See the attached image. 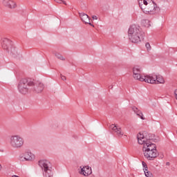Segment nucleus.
I'll use <instances>...</instances> for the list:
<instances>
[{"mask_svg":"<svg viewBox=\"0 0 177 177\" xmlns=\"http://www.w3.org/2000/svg\"><path fill=\"white\" fill-rule=\"evenodd\" d=\"M57 3H64V5H67V3L63 0H55Z\"/></svg>","mask_w":177,"mask_h":177,"instance_id":"obj_23","label":"nucleus"},{"mask_svg":"<svg viewBox=\"0 0 177 177\" xmlns=\"http://www.w3.org/2000/svg\"><path fill=\"white\" fill-rule=\"evenodd\" d=\"M147 84H165L164 77L161 75H148Z\"/></svg>","mask_w":177,"mask_h":177,"instance_id":"obj_8","label":"nucleus"},{"mask_svg":"<svg viewBox=\"0 0 177 177\" xmlns=\"http://www.w3.org/2000/svg\"><path fill=\"white\" fill-rule=\"evenodd\" d=\"M144 156L147 160H154L158 156L157 150L155 151H143Z\"/></svg>","mask_w":177,"mask_h":177,"instance_id":"obj_10","label":"nucleus"},{"mask_svg":"<svg viewBox=\"0 0 177 177\" xmlns=\"http://www.w3.org/2000/svg\"><path fill=\"white\" fill-rule=\"evenodd\" d=\"M141 23L144 27H147V28L151 26V22L149 19H142Z\"/></svg>","mask_w":177,"mask_h":177,"instance_id":"obj_18","label":"nucleus"},{"mask_svg":"<svg viewBox=\"0 0 177 177\" xmlns=\"http://www.w3.org/2000/svg\"><path fill=\"white\" fill-rule=\"evenodd\" d=\"M109 129L112 131V133L115 135L118 138H122L124 133L121 131V128L117 127L115 124H111L109 126Z\"/></svg>","mask_w":177,"mask_h":177,"instance_id":"obj_9","label":"nucleus"},{"mask_svg":"<svg viewBox=\"0 0 177 177\" xmlns=\"http://www.w3.org/2000/svg\"><path fill=\"white\" fill-rule=\"evenodd\" d=\"M133 77L134 80H138L141 82H147L149 75H142V68L140 66H134L133 68Z\"/></svg>","mask_w":177,"mask_h":177,"instance_id":"obj_7","label":"nucleus"},{"mask_svg":"<svg viewBox=\"0 0 177 177\" xmlns=\"http://www.w3.org/2000/svg\"><path fill=\"white\" fill-rule=\"evenodd\" d=\"M10 145L13 149H21L24 146V138L19 135H12L10 137Z\"/></svg>","mask_w":177,"mask_h":177,"instance_id":"obj_6","label":"nucleus"},{"mask_svg":"<svg viewBox=\"0 0 177 177\" xmlns=\"http://www.w3.org/2000/svg\"><path fill=\"white\" fill-rule=\"evenodd\" d=\"M153 138L154 136L153 134H147L145 133H139L137 135V139L139 145H142L143 151H151L157 150V147L156 144L153 143Z\"/></svg>","mask_w":177,"mask_h":177,"instance_id":"obj_1","label":"nucleus"},{"mask_svg":"<svg viewBox=\"0 0 177 177\" xmlns=\"http://www.w3.org/2000/svg\"><path fill=\"white\" fill-rule=\"evenodd\" d=\"M61 79L62 80V81H66L67 79L66 78V76H64L62 75H61Z\"/></svg>","mask_w":177,"mask_h":177,"instance_id":"obj_25","label":"nucleus"},{"mask_svg":"<svg viewBox=\"0 0 177 177\" xmlns=\"http://www.w3.org/2000/svg\"><path fill=\"white\" fill-rule=\"evenodd\" d=\"M24 158L26 161H32L35 160V155H34V153H31L30 151H26L24 153Z\"/></svg>","mask_w":177,"mask_h":177,"instance_id":"obj_14","label":"nucleus"},{"mask_svg":"<svg viewBox=\"0 0 177 177\" xmlns=\"http://www.w3.org/2000/svg\"><path fill=\"white\" fill-rule=\"evenodd\" d=\"M55 55L57 59H59V60H66V58H64V57H63V55L59 53H55Z\"/></svg>","mask_w":177,"mask_h":177,"instance_id":"obj_20","label":"nucleus"},{"mask_svg":"<svg viewBox=\"0 0 177 177\" xmlns=\"http://www.w3.org/2000/svg\"><path fill=\"white\" fill-rule=\"evenodd\" d=\"M80 17L83 23H85L86 24H89V26H91V27H95V25L91 24L89 16H88V15H86V13H80Z\"/></svg>","mask_w":177,"mask_h":177,"instance_id":"obj_11","label":"nucleus"},{"mask_svg":"<svg viewBox=\"0 0 177 177\" xmlns=\"http://www.w3.org/2000/svg\"><path fill=\"white\" fill-rule=\"evenodd\" d=\"M110 89H113V86H109Z\"/></svg>","mask_w":177,"mask_h":177,"instance_id":"obj_28","label":"nucleus"},{"mask_svg":"<svg viewBox=\"0 0 177 177\" xmlns=\"http://www.w3.org/2000/svg\"><path fill=\"white\" fill-rule=\"evenodd\" d=\"M2 169V166L0 165V171Z\"/></svg>","mask_w":177,"mask_h":177,"instance_id":"obj_29","label":"nucleus"},{"mask_svg":"<svg viewBox=\"0 0 177 177\" xmlns=\"http://www.w3.org/2000/svg\"><path fill=\"white\" fill-rule=\"evenodd\" d=\"M142 165L143 167V171H147V164L145 162H142Z\"/></svg>","mask_w":177,"mask_h":177,"instance_id":"obj_22","label":"nucleus"},{"mask_svg":"<svg viewBox=\"0 0 177 177\" xmlns=\"http://www.w3.org/2000/svg\"><path fill=\"white\" fill-rule=\"evenodd\" d=\"M10 53L14 57H17V55H19V53H17V48L16 47H11Z\"/></svg>","mask_w":177,"mask_h":177,"instance_id":"obj_19","label":"nucleus"},{"mask_svg":"<svg viewBox=\"0 0 177 177\" xmlns=\"http://www.w3.org/2000/svg\"><path fill=\"white\" fill-rule=\"evenodd\" d=\"M176 99L177 100V90L174 91Z\"/></svg>","mask_w":177,"mask_h":177,"instance_id":"obj_27","label":"nucleus"},{"mask_svg":"<svg viewBox=\"0 0 177 177\" xmlns=\"http://www.w3.org/2000/svg\"><path fill=\"white\" fill-rule=\"evenodd\" d=\"M166 165H169V162H167Z\"/></svg>","mask_w":177,"mask_h":177,"instance_id":"obj_30","label":"nucleus"},{"mask_svg":"<svg viewBox=\"0 0 177 177\" xmlns=\"http://www.w3.org/2000/svg\"><path fill=\"white\" fill-rule=\"evenodd\" d=\"M140 9L145 15H156L160 12V7L153 0H138Z\"/></svg>","mask_w":177,"mask_h":177,"instance_id":"obj_2","label":"nucleus"},{"mask_svg":"<svg viewBox=\"0 0 177 177\" xmlns=\"http://www.w3.org/2000/svg\"><path fill=\"white\" fill-rule=\"evenodd\" d=\"M132 110L138 117H140V118H141V120H145V118H143V113L137 107L133 106Z\"/></svg>","mask_w":177,"mask_h":177,"instance_id":"obj_17","label":"nucleus"},{"mask_svg":"<svg viewBox=\"0 0 177 177\" xmlns=\"http://www.w3.org/2000/svg\"><path fill=\"white\" fill-rule=\"evenodd\" d=\"M10 46H12V41H10V39H9L8 38L3 39L2 48L5 50H8L9 51V49H10Z\"/></svg>","mask_w":177,"mask_h":177,"instance_id":"obj_13","label":"nucleus"},{"mask_svg":"<svg viewBox=\"0 0 177 177\" xmlns=\"http://www.w3.org/2000/svg\"><path fill=\"white\" fill-rule=\"evenodd\" d=\"M81 171L80 174L82 175H84V176H88V175H91L92 174V169L89 167V166H85V167H80Z\"/></svg>","mask_w":177,"mask_h":177,"instance_id":"obj_15","label":"nucleus"},{"mask_svg":"<svg viewBox=\"0 0 177 177\" xmlns=\"http://www.w3.org/2000/svg\"><path fill=\"white\" fill-rule=\"evenodd\" d=\"M39 166L43 171L44 177H53V172H52V167L50 162L46 160H41L39 161Z\"/></svg>","mask_w":177,"mask_h":177,"instance_id":"obj_5","label":"nucleus"},{"mask_svg":"<svg viewBox=\"0 0 177 177\" xmlns=\"http://www.w3.org/2000/svg\"><path fill=\"white\" fill-rule=\"evenodd\" d=\"M92 19H93V20H97V16L93 15V16L92 17Z\"/></svg>","mask_w":177,"mask_h":177,"instance_id":"obj_26","label":"nucleus"},{"mask_svg":"<svg viewBox=\"0 0 177 177\" xmlns=\"http://www.w3.org/2000/svg\"><path fill=\"white\" fill-rule=\"evenodd\" d=\"M45 87L44 86V84L39 82L36 84L35 87V92H37V93H41V92H42V91H44V88Z\"/></svg>","mask_w":177,"mask_h":177,"instance_id":"obj_16","label":"nucleus"},{"mask_svg":"<svg viewBox=\"0 0 177 177\" xmlns=\"http://www.w3.org/2000/svg\"><path fill=\"white\" fill-rule=\"evenodd\" d=\"M144 173L145 176L147 177H153V174H151V172L149 171V170H144Z\"/></svg>","mask_w":177,"mask_h":177,"instance_id":"obj_21","label":"nucleus"},{"mask_svg":"<svg viewBox=\"0 0 177 177\" xmlns=\"http://www.w3.org/2000/svg\"><path fill=\"white\" fill-rule=\"evenodd\" d=\"M145 46H146L147 50H150V49H151V46H150V43H146Z\"/></svg>","mask_w":177,"mask_h":177,"instance_id":"obj_24","label":"nucleus"},{"mask_svg":"<svg viewBox=\"0 0 177 177\" xmlns=\"http://www.w3.org/2000/svg\"><path fill=\"white\" fill-rule=\"evenodd\" d=\"M34 86V82L30 79H21L18 84V91L19 93L26 95L31 87Z\"/></svg>","mask_w":177,"mask_h":177,"instance_id":"obj_4","label":"nucleus"},{"mask_svg":"<svg viewBox=\"0 0 177 177\" xmlns=\"http://www.w3.org/2000/svg\"><path fill=\"white\" fill-rule=\"evenodd\" d=\"M3 6L9 8L10 9H15L17 5L13 0H3L2 2Z\"/></svg>","mask_w":177,"mask_h":177,"instance_id":"obj_12","label":"nucleus"},{"mask_svg":"<svg viewBox=\"0 0 177 177\" xmlns=\"http://www.w3.org/2000/svg\"><path fill=\"white\" fill-rule=\"evenodd\" d=\"M144 35L145 32H142V28H140L139 25L133 24L129 26L128 30V38L130 42L139 44Z\"/></svg>","mask_w":177,"mask_h":177,"instance_id":"obj_3","label":"nucleus"}]
</instances>
